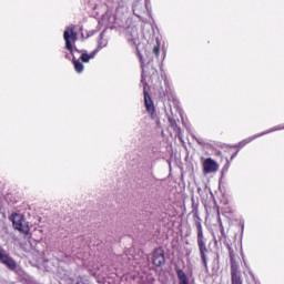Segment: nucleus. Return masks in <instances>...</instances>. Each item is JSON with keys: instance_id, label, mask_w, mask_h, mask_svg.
Wrapping results in <instances>:
<instances>
[{"instance_id": "nucleus-1", "label": "nucleus", "mask_w": 284, "mask_h": 284, "mask_svg": "<svg viewBox=\"0 0 284 284\" xmlns=\"http://www.w3.org/2000/svg\"><path fill=\"white\" fill-rule=\"evenodd\" d=\"M10 219L13 223L14 230H18V232H21L22 234H30V226L26 219H23V215L14 213Z\"/></svg>"}, {"instance_id": "nucleus-2", "label": "nucleus", "mask_w": 284, "mask_h": 284, "mask_svg": "<svg viewBox=\"0 0 284 284\" xmlns=\"http://www.w3.org/2000/svg\"><path fill=\"white\" fill-rule=\"evenodd\" d=\"M63 39L65 41V48L71 52H74V43H77V32L74 27H68L63 32Z\"/></svg>"}, {"instance_id": "nucleus-3", "label": "nucleus", "mask_w": 284, "mask_h": 284, "mask_svg": "<svg viewBox=\"0 0 284 284\" xmlns=\"http://www.w3.org/2000/svg\"><path fill=\"white\" fill-rule=\"evenodd\" d=\"M202 168L204 174H212L219 171V163H216L212 158H207L202 161Z\"/></svg>"}, {"instance_id": "nucleus-4", "label": "nucleus", "mask_w": 284, "mask_h": 284, "mask_svg": "<svg viewBox=\"0 0 284 284\" xmlns=\"http://www.w3.org/2000/svg\"><path fill=\"white\" fill-rule=\"evenodd\" d=\"M0 261L3 265H7L9 270H17V262H14L12 257L8 256L3 248H0Z\"/></svg>"}, {"instance_id": "nucleus-5", "label": "nucleus", "mask_w": 284, "mask_h": 284, "mask_svg": "<svg viewBox=\"0 0 284 284\" xmlns=\"http://www.w3.org/2000/svg\"><path fill=\"white\" fill-rule=\"evenodd\" d=\"M165 263V255L163 254V248H156L153 252V265L161 267Z\"/></svg>"}, {"instance_id": "nucleus-6", "label": "nucleus", "mask_w": 284, "mask_h": 284, "mask_svg": "<svg viewBox=\"0 0 284 284\" xmlns=\"http://www.w3.org/2000/svg\"><path fill=\"white\" fill-rule=\"evenodd\" d=\"M144 105L146 109V112L150 113L151 119H154V103L152 102V98H150V94H148V91L144 89Z\"/></svg>"}, {"instance_id": "nucleus-7", "label": "nucleus", "mask_w": 284, "mask_h": 284, "mask_svg": "<svg viewBox=\"0 0 284 284\" xmlns=\"http://www.w3.org/2000/svg\"><path fill=\"white\" fill-rule=\"evenodd\" d=\"M199 250H200L203 265L204 267H207V257L205 256V253L207 252V247H205V242H203V240H199Z\"/></svg>"}, {"instance_id": "nucleus-8", "label": "nucleus", "mask_w": 284, "mask_h": 284, "mask_svg": "<svg viewBox=\"0 0 284 284\" xmlns=\"http://www.w3.org/2000/svg\"><path fill=\"white\" fill-rule=\"evenodd\" d=\"M231 275H232V284H243L241 282V274L239 273L236 267H234V265H232Z\"/></svg>"}, {"instance_id": "nucleus-9", "label": "nucleus", "mask_w": 284, "mask_h": 284, "mask_svg": "<svg viewBox=\"0 0 284 284\" xmlns=\"http://www.w3.org/2000/svg\"><path fill=\"white\" fill-rule=\"evenodd\" d=\"M178 278H179V284H190V280L187 278V275L183 270H178L176 271Z\"/></svg>"}, {"instance_id": "nucleus-10", "label": "nucleus", "mask_w": 284, "mask_h": 284, "mask_svg": "<svg viewBox=\"0 0 284 284\" xmlns=\"http://www.w3.org/2000/svg\"><path fill=\"white\" fill-rule=\"evenodd\" d=\"M94 57H97V50H94L90 54L84 52V53L81 54V61L83 63H90V60L94 59Z\"/></svg>"}, {"instance_id": "nucleus-11", "label": "nucleus", "mask_w": 284, "mask_h": 284, "mask_svg": "<svg viewBox=\"0 0 284 284\" xmlns=\"http://www.w3.org/2000/svg\"><path fill=\"white\" fill-rule=\"evenodd\" d=\"M73 65H74V70L75 72H78L79 74H81V72H83V63H81V61L79 60H73Z\"/></svg>"}, {"instance_id": "nucleus-12", "label": "nucleus", "mask_w": 284, "mask_h": 284, "mask_svg": "<svg viewBox=\"0 0 284 284\" xmlns=\"http://www.w3.org/2000/svg\"><path fill=\"white\" fill-rule=\"evenodd\" d=\"M159 52H160V48H159V45H155L153 48V53L155 54V57H159Z\"/></svg>"}, {"instance_id": "nucleus-13", "label": "nucleus", "mask_w": 284, "mask_h": 284, "mask_svg": "<svg viewBox=\"0 0 284 284\" xmlns=\"http://www.w3.org/2000/svg\"><path fill=\"white\" fill-rule=\"evenodd\" d=\"M250 141H252V139L245 140L244 143H250Z\"/></svg>"}, {"instance_id": "nucleus-14", "label": "nucleus", "mask_w": 284, "mask_h": 284, "mask_svg": "<svg viewBox=\"0 0 284 284\" xmlns=\"http://www.w3.org/2000/svg\"><path fill=\"white\" fill-rule=\"evenodd\" d=\"M201 236H203V234H199V239H201Z\"/></svg>"}]
</instances>
